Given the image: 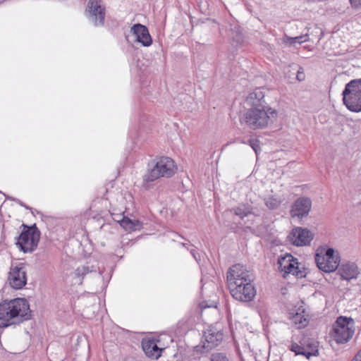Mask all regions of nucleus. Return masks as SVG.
Returning <instances> with one entry per match:
<instances>
[{
  "label": "nucleus",
  "instance_id": "obj_1",
  "mask_svg": "<svg viewBox=\"0 0 361 361\" xmlns=\"http://www.w3.org/2000/svg\"><path fill=\"white\" fill-rule=\"evenodd\" d=\"M264 97L262 90L257 88L247 97L250 107L246 110L243 118L247 127L252 130L267 128L277 119V111L267 103Z\"/></svg>",
  "mask_w": 361,
  "mask_h": 361
},
{
  "label": "nucleus",
  "instance_id": "obj_2",
  "mask_svg": "<svg viewBox=\"0 0 361 361\" xmlns=\"http://www.w3.org/2000/svg\"><path fill=\"white\" fill-rule=\"evenodd\" d=\"M32 311L25 298H17L4 300L0 302V328L5 329L12 325L31 319Z\"/></svg>",
  "mask_w": 361,
  "mask_h": 361
},
{
  "label": "nucleus",
  "instance_id": "obj_3",
  "mask_svg": "<svg viewBox=\"0 0 361 361\" xmlns=\"http://www.w3.org/2000/svg\"><path fill=\"white\" fill-rule=\"evenodd\" d=\"M343 102L352 112L361 111V78L348 82L342 92Z\"/></svg>",
  "mask_w": 361,
  "mask_h": 361
},
{
  "label": "nucleus",
  "instance_id": "obj_4",
  "mask_svg": "<svg viewBox=\"0 0 361 361\" xmlns=\"http://www.w3.org/2000/svg\"><path fill=\"white\" fill-rule=\"evenodd\" d=\"M355 333V322L351 317H338L334 322L331 336L340 344L349 341Z\"/></svg>",
  "mask_w": 361,
  "mask_h": 361
},
{
  "label": "nucleus",
  "instance_id": "obj_5",
  "mask_svg": "<svg viewBox=\"0 0 361 361\" xmlns=\"http://www.w3.org/2000/svg\"><path fill=\"white\" fill-rule=\"evenodd\" d=\"M176 169L172 159L167 157H161L156 161L152 168L148 169L147 173L144 176V180L153 182L161 177L170 178L175 173Z\"/></svg>",
  "mask_w": 361,
  "mask_h": 361
},
{
  "label": "nucleus",
  "instance_id": "obj_6",
  "mask_svg": "<svg viewBox=\"0 0 361 361\" xmlns=\"http://www.w3.org/2000/svg\"><path fill=\"white\" fill-rule=\"evenodd\" d=\"M24 228L17 238L16 245L24 253L32 252L38 245L40 231L34 224L31 226L23 225Z\"/></svg>",
  "mask_w": 361,
  "mask_h": 361
},
{
  "label": "nucleus",
  "instance_id": "obj_7",
  "mask_svg": "<svg viewBox=\"0 0 361 361\" xmlns=\"http://www.w3.org/2000/svg\"><path fill=\"white\" fill-rule=\"evenodd\" d=\"M278 265L279 271L283 272V277L289 274L299 279L306 276L304 267L291 254L281 255L278 259Z\"/></svg>",
  "mask_w": 361,
  "mask_h": 361
},
{
  "label": "nucleus",
  "instance_id": "obj_8",
  "mask_svg": "<svg viewBox=\"0 0 361 361\" xmlns=\"http://www.w3.org/2000/svg\"><path fill=\"white\" fill-rule=\"evenodd\" d=\"M246 281L228 286L231 296L236 300L242 302H249L254 300L257 294V290L252 283Z\"/></svg>",
  "mask_w": 361,
  "mask_h": 361
},
{
  "label": "nucleus",
  "instance_id": "obj_9",
  "mask_svg": "<svg viewBox=\"0 0 361 361\" xmlns=\"http://www.w3.org/2000/svg\"><path fill=\"white\" fill-rule=\"evenodd\" d=\"M227 284L231 286L233 283L238 284L240 281H253L254 277L250 271L247 270L245 266L240 264L233 265L228 271L227 276Z\"/></svg>",
  "mask_w": 361,
  "mask_h": 361
},
{
  "label": "nucleus",
  "instance_id": "obj_10",
  "mask_svg": "<svg viewBox=\"0 0 361 361\" xmlns=\"http://www.w3.org/2000/svg\"><path fill=\"white\" fill-rule=\"evenodd\" d=\"M86 15L94 26H102L104 23L105 7L98 0H89Z\"/></svg>",
  "mask_w": 361,
  "mask_h": 361
},
{
  "label": "nucleus",
  "instance_id": "obj_11",
  "mask_svg": "<svg viewBox=\"0 0 361 361\" xmlns=\"http://www.w3.org/2000/svg\"><path fill=\"white\" fill-rule=\"evenodd\" d=\"M203 337L205 341L203 348L209 350L221 343L224 338V333L217 324L210 325L204 331Z\"/></svg>",
  "mask_w": 361,
  "mask_h": 361
},
{
  "label": "nucleus",
  "instance_id": "obj_12",
  "mask_svg": "<svg viewBox=\"0 0 361 361\" xmlns=\"http://www.w3.org/2000/svg\"><path fill=\"white\" fill-rule=\"evenodd\" d=\"M8 281L11 286L15 289H21L27 283L25 267L23 263L11 266L8 274Z\"/></svg>",
  "mask_w": 361,
  "mask_h": 361
},
{
  "label": "nucleus",
  "instance_id": "obj_13",
  "mask_svg": "<svg viewBox=\"0 0 361 361\" xmlns=\"http://www.w3.org/2000/svg\"><path fill=\"white\" fill-rule=\"evenodd\" d=\"M313 238L314 234L309 229L302 227L293 228L288 236L289 242L298 247L310 245Z\"/></svg>",
  "mask_w": 361,
  "mask_h": 361
},
{
  "label": "nucleus",
  "instance_id": "obj_14",
  "mask_svg": "<svg viewBox=\"0 0 361 361\" xmlns=\"http://www.w3.org/2000/svg\"><path fill=\"white\" fill-rule=\"evenodd\" d=\"M312 208V200L307 197H300L295 200L290 209L292 218L302 219L309 215Z\"/></svg>",
  "mask_w": 361,
  "mask_h": 361
},
{
  "label": "nucleus",
  "instance_id": "obj_15",
  "mask_svg": "<svg viewBox=\"0 0 361 361\" xmlns=\"http://www.w3.org/2000/svg\"><path fill=\"white\" fill-rule=\"evenodd\" d=\"M131 32L135 36V41L143 47H149L152 44V39L147 27L140 23H137L131 27Z\"/></svg>",
  "mask_w": 361,
  "mask_h": 361
},
{
  "label": "nucleus",
  "instance_id": "obj_16",
  "mask_svg": "<svg viewBox=\"0 0 361 361\" xmlns=\"http://www.w3.org/2000/svg\"><path fill=\"white\" fill-rule=\"evenodd\" d=\"M340 259H326L322 256V253H316L315 262L317 267L324 272H333L336 270L339 266Z\"/></svg>",
  "mask_w": 361,
  "mask_h": 361
},
{
  "label": "nucleus",
  "instance_id": "obj_17",
  "mask_svg": "<svg viewBox=\"0 0 361 361\" xmlns=\"http://www.w3.org/2000/svg\"><path fill=\"white\" fill-rule=\"evenodd\" d=\"M141 344L145 355L152 359H158L164 350L158 347L156 341L153 338H143Z\"/></svg>",
  "mask_w": 361,
  "mask_h": 361
},
{
  "label": "nucleus",
  "instance_id": "obj_18",
  "mask_svg": "<svg viewBox=\"0 0 361 361\" xmlns=\"http://www.w3.org/2000/svg\"><path fill=\"white\" fill-rule=\"evenodd\" d=\"M337 274L343 280L350 281L356 279L359 272L357 265L353 262H345L338 267Z\"/></svg>",
  "mask_w": 361,
  "mask_h": 361
},
{
  "label": "nucleus",
  "instance_id": "obj_19",
  "mask_svg": "<svg viewBox=\"0 0 361 361\" xmlns=\"http://www.w3.org/2000/svg\"><path fill=\"white\" fill-rule=\"evenodd\" d=\"M98 271V267L97 265L91 264L90 262H87L86 264L78 267L75 270V278L77 279V281L79 284H81L82 280L87 275L95 274Z\"/></svg>",
  "mask_w": 361,
  "mask_h": 361
},
{
  "label": "nucleus",
  "instance_id": "obj_20",
  "mask_svg": "<svg viewBox=\"0 0 361 361\" xmlns=\"http://www.w3.org/2000/svg\"><path fill=\"white\" fill-rule=\"evenodd\" d=\"M305 349V354L307 358L312 356H317L319 354L317 342L309 338H304L300 341Z\"/></svg>",
  "mask_w": 361,
  "mask_h": 361
},
{
  "label": "nucleus",
  "instance_id": "obj_21",
  "mask_svg": "<svg viewBox=\"0 0 361 361\" xmlns=\"http://www.w3.org/2000/svg\"><path fill=\"white\" fill-rule=\"evenodd\" d=\"M309 39L308 35H302L297 37H288L285 35L284 42L289 44V45H294L295 44H302V42H307Z\"/></svg>",
  "mask_w": 361,
  "mask_h": 361
},
{
  "label": "nucleus",
  "instance_id": "obj_22",
  "mask_svg": "<svg viewBox=\"0 0 361 361\" xmlns=\"http://www.w3.org/2000/svg\"><path fill=\"white\" fill-rule=\"evenodd\" d=\"M231 212H233L235 215L238 216L242 219L251 214L250 209L245 207H238L233 208Z\"/></svg>",
  "mask_w": 361,
  "mask_h": 361
},
{
  "label": "nucleus",
  "instance_id": "obj_23",
  "mask_svg": "<svg viewBox=\"0 0 361 361\" xmlns=\"http://www.w3.org/2000/svg\"><path fill=\"white\" fill-rule=\"evenodd\" d=\"M265 205L271 210H274L277 209L281 203V201L277 198H275L274 197H268L264 200Z\"/></svg>",
  "mask_w": 361,
  "mask_h": 361
},
{
  "label": "nucleus",
  "instance_id": "obj_24",
  "mask_svg": "<svg viewBox=\"0 0 361 361\" xmlns=\"http://www.w3.org/2000/svg\"><path fill=\"white\" fill-rule=\"evenodd\" d=\"M118 222L126 231L133 232V219L123 216L121 220H118Z\"/></svg>",
  "mask_w": 361,
  "mask_h": 361
},
{
  "label": "nucleus",
  "instance_id": "obj_25",
  "mask_svg": "<svg viewBox=\"0 0 361 361\" xmlns=\"http://www.w3.org/2000/svg\"><path fill=\"white\" fill-rule=\"evenodd\" d=\"M289 350L294 352L296 355H303L305 357V349L300 342V344L293 343L289 347Z\"/></svg>",
  "mask_w": 361,
  "mask_h": 361
},
{
  "label": "nucleus",
  "instance_id": "obj_26",
  "mask_svg": "<svg viewBox=\"0 0 361 361\" xmlns=\"http://www.w3.org/2000/svg\"><path fill=\"white\" fill-rule=\"evenodd\" d=\"M319 253H322V256L326 259H338V258H339L338 255L335 254L334 250L333 248H330V247H329L327 249L322 250L319 251Z\"/></svg>",
  "mask_w": 361,
  "mask_h": 361
},
{
  "label": "nucleus",
  "instance_id": "obj_27",
  "mask_svg": "<svg viewBox=\"0 0 361 361\" xmlns=\"http://www.w3.org/2000/svg\"><path fill=\"white\" fill-rule=\"evenodd\" d=\"M210 361H229L224 353H214L211 355Z\"/></svg>",
  "mask_w": 361,
  "mask_h": 361
},
{
  "label": "nucleus",
  "instance_id": "obj_28",
  "mask_svg": "<svg viewBox=\"0 0 361 361\" xmlns=\"http://www.w3.org/2000/svg\"><path fill=\"white\" fill-rule=\"evenodd\" d=\"M291 319H292L293 322L295 323V324H300L303 326L305 325V324H304V322H306V321H307L306 319L304 317V316L301 315L299 313H296L295 314H293V317H291Z\"/></svg>",
  "mask_w": 361,
  "mask_h": 361
},
{
  "label": "nucleus",
  "instance_id": "obj_29",
  "mask_svg": "<svg viewBox=\"0 0 361 361\" xmlns=\"http://www.w3.org/2000/svg\"><path fill=\"white\" fill-rule=\"evenodd\" d=\"M248 143L250 146L252 148V149L255 151L256 154H258V152L261 150L260 146H259V141L257 139L252 140L250 139L248 140Z\"/></svg>",
  "mask_w": 361,
  "mask_h": 361
},
{
  "label": "nucleus",
  "instance_id": "obj_30",
  "mask_svg": "<svg viewBox=\"0 0 361 361\" xmlns=\"http://www.w3.org/2000/svg\"><path fill=\"white\" fill-rule=\"evenodd\" d=\"M296 78L298 81H303L305 78L304 70L302 67H299L296 73Z\"/></svg>",
  "mask_w": 361,
  "mask_h": 361
},
{
  "label": "nucleus",
  "instance_id": "obj_31",
  "mask_svg": "<svg viewBox=\"0 0 361 361\" xmlns=\"http://www.w3.org/2000/svg\"><path fill=\"white\" fill-rule=\"evenodd\" d=\"M142 228V223L137 219H133V231H140Z\"/></svg>",
  "mask_w": 361,
  "mask_h": 361
},
{
  "label": "nucleus",
  "instance_id": "obj_32",
  "mask_svg": "<svg viewBox=\"0 0 361 361\" xmlns=\"http://www.w3.org/2000/svg\"><path fill=\"white\" fill-rule=\"evenodd\" d=\"M349 2L353 9H361V0H349Z\"/></svg>",
  "mask_w": 361,
  "mask_h": 361
},
{
  "label": "nucleus",
  "instance_id": "obj_33",
  "mask_svg": "<svg viewBox=\"0 0 361 361\" xmlns=\"http://www.w3.org/2000/svg\"><path fill=\"white\" fill-rule=\"evenodd\" d=\"M192 256L194 257V259L196 260L197 263H200V254L196 249H191L190 251Z\"/></svg>",
  "mask_w": 361,
  "mask_h": 361
},
{
  "label": "nucleus",
  "instance_id": "obj_34",
  "mask_svg": "<svg viewBox=\"0 0 361 361\" xmlns=\"http://www.w3.org/2000/svg\"><path fill=\"white\" fill-rule=\"evenodd\" d=\"M351 361H361V349L357 352V353L354 356Z\"/></svg>",
  "mask_w": 361,
  "mask_h": 361
},
{
  "label": "nucleus",
  "instance_id": "obj_35",
  "mask_svg": "<svg viewBox=\"0 0 361 361\" xmlns=\"http://www.w3.org/2000/svg\"><path fill=\"white\" fill-rule=\"evenodd\" d=\"M16 202H18L20 206H22V207H25V209H31L30 207H29L28 206L25 205V204L22 202V201H20V200H18Z\"/></svg>",
  "mask_w": 361,
  "mask_h": 361
},
{
  "label": "nucleus",
  "instance_id": "obj_36",
  "mask_svg": "<svg viewBox=\"0 0 361 361\" xmlns=\"http://www.w3.org/2000/svg\"><path fill=\"white\" fill-rule=\"evenodd\" d=\"M237 42L238 44H240L242 42H243V37L241 35H238L237 36V39H236Z\"/></svg>",
  "mask_w": 361,
  "mask_h": 361
},
{
  "label": "nucleus",
  "instance_id": "obj_37",
  "mask_svg": "<svg viewBox=\"0 0 361 361\" xmlns=\"http://www.w3.org/2000/svg\"><path fill=\"white\" fill-rule=\"evenodd\" d=\"M98 274H99V275H102V272L101 271H98Z\"/></svg>",
  "mask_w": 361,
  "mask_h": 361
}]
</instances>
